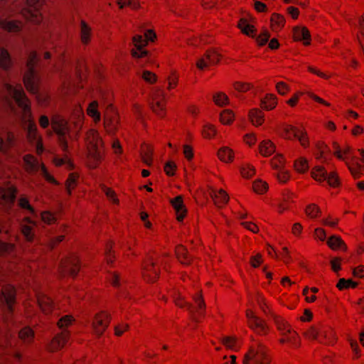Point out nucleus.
Returning <instances> with one entry per match:
<instances>
[{"mask_svg":"<svg viewBox=\"0 0 364 364\" xmlns=\"http://www.w3.org/2000/svg\"><path fill=\"white\" fill-rule=\"evenodd\" d=\"M87 150L88 166L95 168L101 162L104 154V142L100 133L93 129H89L84 137Z\"/></svg>","mask_w":364,"mask_h":364,"instance_id":"nucleus-1","label":"nucleus"},{"mask_svg":"<svg viewBox=\"0 0 364 364\" xmlns=\"http://www.w3.org/2000/svg\"><path fill=\"white\" fill-rule=\"evenodd\" d=\"M71 127L72 124L62 117L55 116L51 119V127L58 135L60 147L65 152L68 151V140L71 139Z\"/></svg>","mask_w":364,"mask_h":364,"instance_id":"nucleus-2","label":"nucleus"},{"mask_svg":"<svg viewBox=\"0 0 364 364\" xmlns=\"http://www.w3.org/2000/svg\"><path fill=\"white\" fill-rule=\"evenodd\" d=\"M274 322L277 331L279 332V344L282 346L290 344L295 346L299 345L297 341L298 333L292 329L291 325L287 321L279 316H274Z\"/></svg>","mask_w":364,"mask_h":364,"instance_id":"nucleus-3","label":"nucleus"},{"mask_svg":"<svg viewBox=\"0 0 364 364\" xmlns=\"http://www.w3.org/2000/svg\"><path fill=\"white\" fill-rule=\"evenodd\" d=\"M266 348L262 344L252 345L245 353L242 364H270Z\"/></svg>","mask_w":364,"mask_h":364,"instance_id":"nucleus-4","label":"nucleus"},{"mask_svg":"<svg viewBox=\"0 0 364 364\" xmlns=\"http://www.w3.org/2000/svg\"><path fill=\"white\" fill-rule=\"evenodd\" d=\"M38 62L37 53L32 51L28 54L26 62V71L23 75V84L31 93H36L38 89V77L34 67Z\"/></svg>","mask_w":364,"mask_h":364,"instance_id":"nucleus-5","label":"nucleus"},{"mask_svg":"<svg viewBox=\"0 0 364 364\" xmlns=\"http://www.w3.org/2000/svg\"><path fill=\"white\" fill-rule=\"evenodd\" d=\"M4 87L7 93L15 100L18 106L22 109L23 117L28 119L31 117L30 103L21 85H17L14 86L10 84H6Z\"/></svg>","mask_w":364,"mask_h":364,"instance_id":"nucleus-6","label":"nucleus"},{"mask_svg":"<svg viewBox=\"0 0 364 364\" xmlns=\"http://www.w3.org/2000/svg\"><path fill=\"white\" fill-rule=\"evenodd\" d=\"M120 125V117L117 110L112 105L107 106L103 114V127L105 132L114 136L119 130Z\"/></svg>","mask_w":364,"mask_h":364,"instance_id":"nucleus-7","label":"nucleus"},{"mask_svg":"<svg viewBox=\"0 0 364 364\" xmlns=\"http://www.w3.org/2000/svg\"><path fill=\"white\" fill-rule=\"evenodd\" d=\"M80 268V264L78 257L75 255H70L61 259L58 272L61 277L69 275L74 277L77 274Z\"/></svg>","mask_w":364,"mask_h":364,"instance_id":"nucleus-8","label":"nucleus"},{"mask_svg":"<svg viewBox=\"0 0 364 364\" xmlns=\"http://www.w3.org/2000/svg\"><path fill=\"white\" fill-rule=\"evenodd\" d=\"M151 108L152 112L160 118L166 114V94L162 89L156 88L151 95Z\"/></svg>","mask_w":364,"mask_h":364,"instance_id":"nucleus-9","label":"nucleus"},{"mask_svg":"<svg viewBox=\"0 0 364 364\" xmlns=\"http://www.w3.org/2000/svg\"><path fill=\"white\" fill-rule=\"evenodd\" d=\"M111 320L110 314L105 311H101L96 313L91 322L92 332L95 335L100 337L107 330Z\"/></svg>","mask_w":364,"mask_h":364,"instance_id":"nucleus-10","label":"nucleus"},{"mask_svg":"<svg viewBox=\"0 0 364 364\" xmlns=\"http://www.w3.org/2000/svg\"><path fill=\"white\" fill-rule=\"evenodd\" d=\"M245 316L250 328L259 335H267L268 333V325L263 319L258 317L252 310H246Z\"/></svg>","mask_w":364,"mask_h":364,"instance_id":"nucleus-11","label":"nucleus"},{"mask_svg":"<svg viewBox=\"0 0 364 364\" xmlns=\"http://www.w3.org/2000/svg\"><path fill=\"white\" fill-rule=\"evenodd\" d=\"M70 338V332L63 331L60 333L55 335L47 346V349L50 352H57L61 350Z\"/></svg>","mask_w":364,"mask_h":364,"instance_id":"nucleus-12","label":"nucleus"},{"mask_svg":"<svg viewBox=\"0 0 364 364\" xmlns=\"http://www.w3.org/2000/svg\"><path fill=\"white\" fill-rule=\"evenodd\" d=\"M142 274L144 278L149 282H154L159 277V271L154 267L152 258H146L142 264Z\"/></svg>","mask_w":364,"mask_h":364,"instance_id":"nucleus-13","label":"nucleus"},{"mask_svg":"<svg viewBox=\"0 0 364 364\" xmlns=\"http://www.w3.org/2000/svg\"><path fill=\"white\" fill-rule=\"evenodd\" d=\"M293 38L296 41H303L304 45L309 46L311 43V34L305 26H295L293 28Z\"/></svg>","mask_w":364,"mask_h":364,"instance_id":"nucleus-14","label":"nucleus"},{"mask_svg":"<svg viewBox=\"0 0 364 364\" xmlns=\"http://www.w3.org/2000/svg\"><path fill=\"white\" fill-rule=\"evenodd\" d=\"M173 209L176 211V219L178 221H182L186 215L187 209L183 203V199L181 196H178L170 200Z\"/></svg>","mask_w":364,"mask_h":364,"instance_id":"nucleus-15","label":"nucleus"},{"mask_svg":"<svg viewBox=\"0 0 364 364\" xmlns=\"http://www.w3.org/2000/svg\"><path fill=\"white\" fill-rule=\"evenodd\" d=\"M36 223L29 218H25L21 224V232L28 242H31L34 238L33 228Z\"/></svg>","mask_w":364,"mask_h":364,"instance_id":"nucleus-16","label":"nucleus"},{"mask_svg":"<svg viewBox=\"0 0 364 364\" xmlns=\"http://www.w3.org/2000/svg\"><path fill=\"white\" fill-rule=\"evenodd\" d=\"M80 42L83 45H88L92 38V29L85 20H81L79 26Z\"/></svg>","mask_w":364,"mask_h":364,"instance_id":"nucleus-17","label":"nucleus"},{"mask_svg":"<svg viewBox=\"0 0 364 364\" xmlns=\"http://www.w3.org/2000/svg\"><path fill=\"white\" fill-rule=\"evenodd\" d=\"M15 136L13 132L5 131L0 134V152L6 153L14 144Z\"/></svg>","mask_w":364,"mask_h":364,"instance_id":"nucleus-18","label":"nucleus"},{"mask_svg":"<svg viewBox=\"0 0 364 364\" xmlns=\"http://www.w3.org/2000/svg\"><path fill=\"white\" fill-rule=\"evenodd\" d=\"M217 156L225 164H232L235 161V151L230 147L224 146L218 150Z\"/></svg>","mask_w":364,"mask_h":364,"instance_id":"nucleus-19","label":"nucleus"},{"mask_svg":"<svg viewBox=\"0 0 364 364\" xmlns=\"http://www.w3.org/2000/svg\"><path fill=\"white\" fill-rule=\"evenodd\" d=\"M285 17L278 13H273L270 16V28L274 32L280 31L285 26Z\"/></svg>","mask_w":364,"mask_h":364,"instance_id":"nucleus-20","label":"nucleus"},{"mask_svg":"<svg viewBox=\"0 0 364 364\" xmlns=\"http://www.w3.org/2000/svg\"><path fill=\"white\" fill-rule=\"evenodd\" d=\"M248 119L255 127H259L264 122V114L258 108L251 109L248 112Z\"/></svg>","mask_w":364,"mask_h":364,"instance_id":"nucleus-21","label":"nucleus"},{"mask_svg":"<svg viewBox=\"0 0 364 364\" xmlns=\"http://www.w3.org/2000/svg\"><path fill=\"white\" fill-rule=\"evenodd\" d=\"M211 197L214 200V203L218 207H222L229 201V196L223 189L213 190Z\"/></svg>","mask_w":364,"mask_h":364,"instance_id":"nucleus-22","label":"nucleus"},{"mask_svg":"<svg viewBox=\"0 0 364 364\" xmlns=\"http://www.w3.org/2000/svg\"><path fill=\"white\" fill-rule=\"evenodd\" d=\"M218 135V129L216 126L212 123H205L201 129V136L203 139L211 140L215 139Z\"/></svg>","mask_w":364,"mask_h":364,"instance_id":"nucleus-23","label":"nucleus"},{"mask_svg":"<svg viewBox=\"0 0 364 364\" xmlns=\"http://www.w3.org/2000/svg\"><path fill=\"white\" fill-rule=\"evenodd\" d=\"M237 27L240 31L250 37H254L256 35L257 30L253 25L248 23L247 20L242 18H240L237 24Z\"/></svg>","mask_w":364,"mask_h":364,"instance_id":"nucleus-24","label":"nucleus"},{"mask_svg":"<svg viewBox=\"0 0 364 364\" xmlns=\"http://www.w3.org/2000/svg\"><path fill=\"white\" fill-rule=\"evenodd\" d=\"M277 105V97L273 94H267L260 100L262 109L269 111L274 109Z\"/></svg>","mask_w":364,"mask_h":364,"instance_id":"nucleus-25","label":"nucleus"},{"mask_svg":"<svg viewBox=\"0 0 364 364\" xmlns=\"http://www.w3.org/2000/svg\"><path fill=\"white\" fill-rule=\"evenodd\" d=\"M153 148L149 144H142L140 150V156L141 161L150 166L153 161Z\"/></svg>","mask_w":364,"mask_h":364,"instance_id":"nucleus-26","label":"nucleus"},{"mask_svg":"<svg viewBox=\"0 0 364 364\" xmlns=\"http://www.w3.org/2000/svg\"><path fill=\"white\" fill-rule=\"evenodd\" d=\"M39 10L35 9L32 11L29 9H23L21 14L28 21L34 24H39L42 21V15Z\"/></svg>","mask_w":364,"mask_h":364,"instance_id":"nucleus-27","label":"nucleus"},{"mask_svg":"<svg viewBox=\"0 0 364 364\" xmlns=\"http://www.w3.org/2000/svg\"><path fill=\"white\" fill-rule=\"evenodd\" d=\"M24 168L30 173H35L38 170L40 163L32 155L28 154L23 157Z\"/></svg>","mask_w":364,"mask_h":364,"instance_id":"nucleus-28","label":"nucleus"},{"mask_svg":"<svg viewBox=\"0 0 364 364\" xmlns=\"http://www.w3.org/2000/svg\"><path fill=\"white\" fill-rule=\"evenodd\" d=\"M16 189L11 186L7 189L0 187V202L5 204L13 203L15 198Z\"/></svg>","mask_w":364,"mask_h":364,"instance_id":"nucleus-29","label":"nucleus"},{"mask_svg":"<svg viewBox=\"0 0 364 364\" xmlns=\"http://www.w3.org/2000/svg\"><path fill=\"white\" fill-rule=\"evenodd\" d=\"M276 146L274 144L269 140H263L259 145V151L261 155L264 157H268L274 153Z\"/></svg>","mask_w":364,"mask_h":364,"instance_id":"nucleus-30","label":"nucleus"},{"mask_svg":"<svg viewBox=\"0 0 364 364\" xmlns=\"http://www.w3.org/2000/svg\"><path fill=\"white\" fill-rule=\"evenodd\" d=\"M13 66V62L8 50L0 47V68L4 70H9Z\"/></svg>","mask_w":364,"mask_h":364,"instance_id":"nucleus-31","label":"nucleus"},{"mask_svg":"<svg viewBox=\"0 0 364 364\" xmlns=\"http://www.w3.org/2000/svg\"><path fill=\"white\" fill-rule=\"evenodd\" d=\"M328 246L333 250H342L343 251L347 250V246L344 241L337 235H331L327 240Z\"/></svg>","mask_w":364,"mask_h":364,"instance_id":"nucleus-32","label":"nucleus"},{"mask_svg":"<svg viewBox=\"0 0 364 364\" xmlns=\"http://www.w3.org/2000/svg\"><path fill=\"white\" fill-rule=\"evenodd\" d=\"M38 303L43 313L47 314L51 312L53 309V301L50 298L43 294H38Z\"/></svg>","mask_w":364,"mask_h":364,"instance_id":"nucleus-33","label":"nucleus"},{"mask_svg":"<svg viewBox=\"0 0 364 364\" xmlns=\"http://www.w3.org/2000/svg\"><path fill=\"white\" fill-rule=\"evenodd\" d=\"M212 100L215 105L219 107H224L230 104L229 97L221 91L214 92L212 96Z\"/></svg>","mask_w":364,"mask_h":364,"instance_id":"nucleus-34","label":"nucleus"},{"mask_svg":"<svg viewBox=\"0 0 364 364\" xmlns=\"http://www.w3.org/2000/svg\"><path fill=\"white\" fill-rule=\"evenodd\" d=\"M235 112L230 109H223L219 114V121L223 125L230 126L235 121Z\"/></svg>","mask_w":364,"mask_h":364,"instance_id":"nucleus-35","label":"nucleus"},{"mask_svg":"<svg viewBox=\"0 0 364 364\" xmlns=\"http://www.w3.org/2000/svg\"><path fill=\"white\" fill-rule=\"evenodd\" d=\"M0 25L2 28L9 32H18L23 28V23L19 21H1Z\"/></svg>","mask_w":364,"mask_h":364,"instance_id":"nucleus-36","label":"nucleus"},{"mask_svg":"<svg viewBox=\"0 0 364 364\" xmlns=\"http://www.w3.org/2000/svg\"><path fill=\"white\" fill-rule=\"evenodd\" d=\"M311 177L316 181L321 183L326 179L327 171L322 166H316L311 169Z\"/></svg>","mask_w":364,"mask_h":364,"instance_id":"nucleus-37","label":"nucleus"},{"mask_svg":"<svg viewBox=\"0 0 364 364\" xmlns=\"http://www.w3.org/2000/svg\"><path fill=\"white\" fill-rule=\"evenodd\" d=\"M300 131L301 129L295 126L284 124L283 126V136L286 139L294 140L296 138L297 134H299Z\"/></svg>","mask_w":364,"mask_h":364,"instance_id":"nucleus-38","label":"nucleus"},{"mask_svg":"<svg viewBox=\"0 0 364 364\" xmlns=\"http://www.w3.org/2000/svg\"><path fill=\"white\" fill-rule=\"evenodd\" d=\"M167 82V90L171 91L175 88L178 85L179 82V74L176 70H171L169 75L166 77Z\"/></svg>","mask_w":364,"mask_h":364,"instance_id":"nucleus-39","label":"nucleus"},{"mask_svg":"<svg viewBox=\"0 0 364 364\" xmlns=\"http://www.w3.org/2000/svg\"><path fill=\"white\" fill-rule=\"evenodd\" d=\"M321 329L316 326H311L304 333V336L309 340L317 341L323 343V339L320 338Z\"/></svg>","mask_w":364,"mask_h":364,"instance_id":"nucleus-40","label":"nucleus"},{"mask_svg":"<svg viewBox=\"0 0 364 364\" xmlns=\"http://www.w3.org/2000/svg\"><path fill=\"white\" fill-rule=\"evenodd\" d=\"M294 168L299 173H305L309 170V161L306 158L300 156L295 160Z\"/></svg>","mask_w":364,"mask_h":364,"instance_id":"nucleus-41","label":"nucleus"},{"mask_svg":"<svg viewBox=\"0 0 364 364\" xmlns=\"http://www.w3.org/2000/svg\"><path fill=\"white\" fill-rule=\"evenodd\" d=\"M3 297L7 304V306L10 311H11V306L14 302L15 298V290L12 287H7L4 288L2 291Z\"/></svg>","mask_w":364,"mask_h":364,"instance_id":"nucleus-42","label":"nucleus"},{"mask_svg":"<svg viewBox=\"0 0 364 364\" xmlns=\"http://www.w3.org/2000/svg\"><path fill=\"white\" fill-rule=\"evenodd\" d=\"M305 214L311 219H316L321 216V210L318 205L311 203L306 207Z\"/></svg>","mask_w":364,"mask_h":364,"instance_id":"nucleus-43","label":"nucleus"},{"mask_svg":"<svg viewBox=\"0 0 364 364\" xmlns=\"http://www.w3.org/2000/svg\"><path fill=\"white\" fill-rule=\"evenodd\" d=\"M204 57L208 63L216 65L218 64L223 55L215 49H210L205 52Z\"/></svg>","mask_w":364,"mask_h":364,"instance_id":"nucleus-44","label":"nucleus"},{"mask_svg":"<svg viewBox=\"0 0 364 364\" xmlns=\"http://www.w3.org/2000/svg\"><path fill=\"white\" fill-rule=\"evenodd\" d=\"M97 108V102L93 101L89 105L87 109V114L93 119L95 123H98L101 119L100 113L98 112Z\"/></svg>","mask_w":364,"mask_h":364,"instance_id":"nucleus-45","label":"nucleus"},{"mask_svg":"<svg viewBox=\"0 0 364 364\" xmlns=\"http://www.w3.org/2000/svg\"><path fill=\"white\" fill-rule=\"evenodd\" d=\"M176 254L178 260L184 264L191 263V258L188 255L187 250L182 245H178L176 248Z\"/></svg>","mask_w":364,"mask_h":364,"instance_id":"nucleus-46","label":"nucleus"},{"mask_svg":"<svg viewBox=\"0 0 364 364\" xmlns=\"http://www.w3.org/2000/svg\"><path fill=\"white\" fill-rule=\"evenodd\" d=\"M132 49H146L147 46V40L141 35L136 34L132 38Z\"/></svg>","mask_w":364,"mask_h":364,"instance_id":"nucleus-47","label":"nucleus"},{"mask_svg":"<svg viewBox=\"0 0 364 364\" xmlns=\"http://www.w3.org/2000/svg\"><path fill=\"white\" fill-rule=\"evenodd\" d=\"M252 189L256 193L262 195L267 192L269 185L266 181L257 179L252 183Z\"/></svg>","mask_w":364,"mask_h":364,"instance_id":"nucleus-48","label":"nucleus"},{"mask_svg":"<svg viewBox=\"0 0 364 364\" xmlns=\"http://www.w3.org/2000/svg\"><path fill=\"white\" fill-rule=\"evenodd\" d=\"M119 9H122L124 6H129L134 10H138L141 8L139 0H117Z\"/></svg>","mask_w":364,"mask_h":364,"instance_id":"nucleus-49","label":"nucleus"},{"mask_svg":"<svg viewBox=\"0 0 364 364\" xmlns=\"http://www.w3.org/2000/svg\"><path fill=\"white\" fill-rule=\"evenodd\" d=\"M232 87L235 90L239 92H247L253 88V85L250 82H242V81H235L232 84Z\"/></svg>","mask_w":364,"mask_h":364,"instance_id":"nucleus-50","label":"nucleus"},{"mask_svg":"<svg viewBox=\"0 0 364 364\" xmlns=\"http://www.w3.org/2000/svg\"><path fill=\"white\" fill-rule=\"evenodd\" d=\"M271 166L274 169L277 171L284 168L285 159L284 156L281 154L275 155L271 160Z\"/></svg>","mask_w":364,"mask_h":364,"instance_id":"nucleus-51","label":"nucleus"},{"mask_svg":"<svg viewBox=\"0 0 364 364\" xmlns=\"http://www.w3.org/2000/svg\"><path fill=\"white\" fill-rule=\"evenodd\" d=\"M101 189L105 193L107 198L114 204L119 205V200L117 198V193L112 188L107 187L104 184L100 185Z\"/></svg>","mask_w":364,"mask_h":364,"instance_id":"nucleus-52","label":"nucleus"},{"mask_svg":"<svg viewBox=\"0 0 364 364\" xmlns=\"http://www.w3.org/2000/svg\"><path fill=\"white\" fill-rule=\"evenodd\" d=\"M240 171L242 177L246 179L251 178L255 174V167L250 164L242 165Z\"/></svg>","mask_w":364,"mask_h":364,"instance_id":"nucleus-53","label":"nucleus"},{"mask_svg":"<svg viewBox=\"0 0 364 364\" xmlns=\"http://www.w3.org/2000/svg\"><path fill=\"white\" fill-rule=\"evenodd\" d=\"M74 321L75 319L71 315H65L58 320L57 326L60 329H66L73 325Z\"/></svg>","mask_w":364,"mask_h":364,"instance_id":"nucleus-54","label":"nucleus"},{"mask_svg":"<svg viewBox=\"0 0 364 364\" xmlns=\"http://www.w3.org/2000/svg\"><path fill=\"white\" fill-rule=\"evenodd\" d=\"M316 152L315 154L317 159H325V154L328 151L327 145L323 141H318L316 144Z\"/></svg>","mask_w":364,"mask_h":364,"instance_id":"nucleus-55","label":"nucleus"},{"mask_svg":"<svg viewBox=\"0 0 364 364\" xmlns=\"http://www.w3.org/2000/svg\"><path fill=\"white\" fill-rule=\"evenodd\" d=\"M346 165L348 166L350 173L354 176V178H358L360 174H363L364 171V165L362 166L358 163L354 164L353 163H348L346 162Z\"/></svg>","mask_w":364,"mask_h":364,"instance_id":"nucleus-56","label":"nucleus"},{"mask_svg":"<svg viewBox=\"0 0 364 364\" xmlns=\"http://www.w3.org/2000/svg\"><path fill=\"white\" fill-rule=\"evenodd\" d=\"M34 336V333L30 328H24L19 332V338L25 343L31 342Z\"/></svg>","mask_w":364,"mask_h":364,"instance_id":"nucleus-57","label":"nucleus"},{"mask_svg":"<svg viewBox=\"0 0 364 364\" xmlns=\"http://www.w3.org/2000/svg\"><path fill=\"white\" fill-rule=\"evenodd\" d=\"M175 304L180 307V308H185L186 307L191 314H193V309H192V304L186 302L184 297L181 294H178V295L174 299Z\"/></svg>","mask_w":364,"mask_h":364,"instance_id":"nucleus-58","label":"nucleus"},{"mask_svg":"<svg viewBox=\"0 0 364 364\" xmlns=\"http://www.w3.org/2000/svg\"><path fill=\"white\" fill-rule=\"evenodd\" d=\"M296 139L299 141L301 147L306 149L309 146V138L304 129H301Z\"/></svg>","mask_w":364,"mask_h":364,"instance_id":"nucleus-59","label":"nucleus"},{"mask_svg":"<svg viewBox=\"0 0 364 364\" xmlns=\"http://www.w3.org/2000/svg\"><path fill=\"white\" fill-rule=\"evenodd\" d=\"M77 178L78 175L75 173H72L69 175L65 183L69 194H71L72 190L76 187Z\"/></svg>","mask_w":364,"mask_h":364,"instance_id":"nucleus-60","label":"nucleus"},{"mask_svg":"<svg viewBox=\"0 0 364 364\" xmlns=\"http://www.w3.org/2000/svg\"><path fill=\"white\" fill-rule=\"evenodd\" d=\"M350 349L353 353L354 358L358 359L361 357V350L359 347V345L355 339L352 338H349L348 339Z\"/></svg>","mask_w":364,"mask_h":364,"instance_id":"nucleus-61","label":"nucleus"},{"mask_svg":"<svg viewBox=\"0 0 364 364\" xmlns=\"http://www.w3.org/2000/svg\"><path fill=\"white\" fill-rule=\"evenodd\" d=\"M328 185L333 188H338L340 186L341 182L338 175L336 172H331L326 176V179Z\"/></svg>","mask_w":364,"mask_h":364,"instance_id":"nucleus-62","label":"nucleus"},{"mask_svg":"<svg viewBox=\"0 0 364 364\" xmlns=\"http://www.w3.org/2000/svg\"><path fill=\"white\" fill-rule=\"evenodd\" d=\"M238 338L236 336H225L221 339V343L228 349H233L237 343Z\"/></svg>","mask_w":364,"mask_h":364,"instance_id":"nucleus-63","label":"nucleus"},{"mask_svg":"<svg viewBox=\"0 0 364 364\" xmlns=\"http://www.w3.org/2000/svg\"><path fill=\"white\" fill-rule=\"evenodd\" d=\"M193 300L197 305V309L198 311H204L205 309V303L204 301L201 291L193 296Z\"/></svg>","mask_w":364,"mask_h":364,"instance_id":"nucleus-64","label":"nucleus"}]
</instances>
